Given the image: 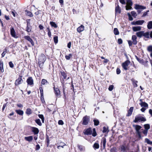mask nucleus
<instances>
[{
    "instance_id": "obj_24",
    "label": "nucleus",
    "mask_w": 152,
    "mask_h": 152,
    "mask_svg": "<svg viewBox=\"0 0 152 152\" xmlns=\"http://www.w3.org/2000/svg\"><path fill=\"white\" fill-rule=\"evenodd\" d=\"M0 69L1 72H4L3 63V61H0Z\"/></svg>"
},
{
    "instance_id": "obj_28",
    "label": "nucleus",
    "mask_w": 152,
    "mask_h": 152,
    "mask_svg": "<svg viewBox=\"0 0 152 152\" xmlns=\"http://www.w3.org/2000/svg\"><path fill=\"white\" fill-rule=\"evenodd\" d=\"M93 147L95 149H98L99 148V145L97 143H95L94 144Z\"/></svg>"
},
{
    "instance_id": "obj_48",
    "label": "nucleus",
    "mask_w": 152,
    "mask_h": 152,
    "mask_svg": "<svg viewBox=\"0 0 152 152\" xmlns=\"http://www.w3.org/2000/svg\"><path fill=\"white\" fill-rule=\"evenodd\" d=\"M9 65L10 67L12 68L14 67V64L12 62L10 61L9 62Z\"/></svg>"
},
{
    "instance_id": "obj_43",
    "label": "nucleus",
    "mask_w": 152,
    "mask_h": 152,
    "mask_svg": "<svg viewBox=\"0 0 152 152\" xmlns=\"http://www.w3.org/2000/svg\"><path fill=\"white\" fill-rule=\"evenodd\" d=\"M26 14L27 15L30 17L33 16V15L31 12L28 11H26Z\"/></svg>"
},
{
    "instance_id": "obj_57",
    "label": "nucleus",
    "mask_w": 152,
    "mask_h": 152,
    "mask_svg": "<svg viewBox=\"0 0 152 152\" xmlns=\"http://www.w3.org/2000/svg\"><path fill=\"white\" fill-rule=\"evenodd\" d=\"M116 73L117 74H119L121 73V70L119 68H117L116 69Z\"/></svg>"
},
{
    "instance_id": "obj_30",
    "label": "nucleus",
    "mask_w": 152,
    "mask_h": 152,
    "mask_svg": "<svg viewBox=\"0 0 152 152\" xmlns=\"http://www.w3.org/2000/svg\"><path fill=\"white\" fill-rule=\"evenodd\" d=\"M115 35H118L119 32L117 28H114L113 31Z\"/></svg>"
},
{
    "instance_id": "obj_37",
    "label": "nucleus",
    "mask_w": 152,
    "mask_h": 152,
    "mask_svg": "<svg viewBox=\"0 0 152 152\" xmlns=\"http://www.w3.org/2000/svg\"><path fill=\"white\" fill-rule=\"evenodd\" d=\"M48 83L47 80L45 79H43L42 80L41 84L42 85H46Z\"/></svg>"
},
{
    "instance_id": "obj_54",
    "label": "nucleus",
    "mask_w": 152,
    "mask_h": 152,
    "mask_svg": "<svg viewBox=\"0 0 152 152\" xmlns=\"http://www.w3.org/2000/svg\"><path fill=\"white\" fill-rule=\"evenodd\" d=\"M118 43L119 44H121L122 43V40L121 39H119L118 40Z\"/></svg>"
},
{
    "instance_id": "obj_26",
    "label": "nucleus",
    "mask_w": 152,
    "mask_h": 152,
    "mask_svg": "<svg viewBox=\"0 0 152 152\" xmlns=\"http://www.w3.org/2000/svg\"><path fill=\"white\" fill-rule=\"evenodd\" d=\"M31 30V27L30 26L28 25V23L27 24V26L26 28V31L28 32H30Z\"/></svg>"
},
{
    "instance_id": "obj_7",
    "label": "nucleus",
    "mask_w": 152,
    "mask_h": 152,
    "mask_svg": "<svg viewBox=\"0 0 152 152\" xmlns=\"http://www.w3.org/2000/svg\"><path fill=\"white\" fill-rule=\"evenodd\" d=\"M23 81V80L22 79V77L21 76H20L18 79L16 80L15 84V85L18 86L21 84Z\"/></svg>"
},
{
    "instance_id": "obj_15",
    "label": "nucleus",
    "mask_w": 152,
    "mask_h": 152,
    "mask_svg": "<svg viewBox=\"0 0 152 152\" xmlns=\"http://www.w3.org/2000/svg\"><path fill=\"white\" fill-rule=\"evenodd\" d=\"M135 8L137 10L145 9H146V7L138 4H136L135 5Z\"/></svg>"
},
{
    "instance_id": "obj_52",
    "label": "nucleus",
    "mask_w": 152,
    "mask_h": 152,
    "mask_svg": "<svg viewBox=\"0 0 152 152\" xmlns=\"http://www.w3.org/2000/svg\"><path fill=\"white\" fill-rule=\"evenodd\" d=\"M58 123L59 125H62L64 124V122L62 120H59Z\"/></svg>"
},
{
    "instance_id": "obj_29",
    "label": "nucleus",
    "mask_w": 152,
    "mask_h": 152,
    "mask_svg": "<svg viewBox=\"0 0 152 152\" xmlns=\"http://www.w3.org/2000/svg\"><path fill=\"white\" fill-rule=\"evenodd\" d=\"M26 113L28 115L31 114L32 113L31 110L30 108H28L27 109L26 112Z\"/></svg>"
},
{
    "instance_id": "obj_8",
    "label": "nucleus",
    "mask_w": 152,
    "mask_h": 152,
    "mask_svg": "<svg viewBox=\"0 0 152 152\" xmlns=\"http://www.w3.org/2000/svg\"><path fill=\"white\" fill-rule=\"evenodd\" d=\"M24 38L26 39L28 41L30 42L32 46L34 45V42L32 39L30 38L29 36H25L24 37Z\"/></svg>"
},
{
    "instance_id": "obj_46",
    "label": "nucleus",
    "mask_w": 152,
    "mask_h": 152,
    "mask_svg": "<svg viewBox=\"0 0 152 152\" xmlns=\"http://www.w3.org/2000/svg\"><path fill=\"white\" fill-rule=\"evenodd\" d=\"M113 85H111L109 86L108 88V89L109 91H111L113 90Z\"/></svg>"
},
{
    "instance_id": "obj_38",
    "label": "nucleus",
    "mask_w": 152,
    "mask_h": 152,
    "mask_svg": "<svg viewBox=\"0 0 152 152\" xmlns=\"http://www.w3.org/2000/svg\"><path fill=\"white\" fill-rule=\"evenodd\" d=\"M38 116L42 119V123H43L44 121V118L43 115L42 114H39L38 115Z\"/></svg>"
},
{
    "instance_id": "obj_44",
    "label": "nucleus",
    "mask_w": 152,
    "mask_h": 152,
    "mask_svg": "<svg viewBox=\"0 0 152 152\" xmlns=\"http://www.w3.org/2000/svg\"><path fill=\"white\" fill-rule=\"evenodd\" d=\"M131 13L134 17H136L137 15V13L134 11H132Z\"/></svg>"
},
{
    "instance_id": "obj_64",
    "label": "nucleus",
    "mask_w": 152,
    "mask_h": 152,
    "mask_svg": "<svg viewBox=\"0 0 152 152\" xmlns=\"http://www.w3.org/2000/svg\"><path fill=\"white\" fill-rule=\"evenodd\" d=\"M146 109L145 108H144V107H142L141 109V111L142 112H145V110Z\"/></svg>"
},
{
    "instance_id": "obj_21",
    "label": "nucleus",
    "mask_w": 152,
    "mask_h": 152,
    "mask_svg": "<svg viewBox=\"0 0 152 152\" xmlns=\"http://www.w3.org/2000/svg\"><path fill=\"white\" fill-rule=\"evenodd\" d=\"M25 139L26 140L30 142L33 139V137L32 136H30L28 137H25Z\"/></svg>"
},
{
    "instance_id": "obj_50",
    "label": "nucleus",
    "mask_w": 152,
    "mask_h": 152,
    "mask_svg": "<svg viewBox=\"0 0 152 152\" xmlns=\"http://www.w3.org/2000/svg\"><path fill=\"white\" fill-rule=\"evenodd\" d=\"M142 133L145 136H146L148 133V130H144L142 131Z\"/></svg>"
},
{
    "instance_id": "obj_17",
    "label": "nucleus",
    "mask_w": 152,
    "mask_h": 152,
    "mask_svg": "<svg viewBox=\"0 0 152 152\" xmlns=\"http://www.w3.org/2000/svg\"><path fill=\"white\" fill-rule=\"evenodd\" d=\"M66 145L65 143L63 142H61L59 144V145L57 146V148L59 149H60V147H62V148H64V147Z\"/></svg>"
},
{
    "instance_id": "obj_61",
    "label": "nucleus",
    "mask_w": 152,
    "mask_h": 152,
    "mask_svg": "<svg viewBox=\"0 0 152 152\" xmlns=\"http://www.w3.org/2000/svg\"><path fill=\"white\" fill-rule=\"evenodd\" d=\"M128 43L129 46H131L133 43L130 40L128 41Z\"/></svg>"
},
{
    "instance_id": "obj_10",
    "label": "nucleus",
    "mask_w": 152,
    "mask_h": 152,
    "mask_svg": "<svg viewBox=\"0 0 152 152\" xmlns=\"http://www.w3.org/2000/svg\"><path fill=\"white\" fill-rule=\"evenodd\" d=\"M10 33L11 36L15 38H17V37L16 35L15 32L13 28H10Z\"/></svg>"
},
{
    "instance_id": "obj_20",
    "label": "nucleus",
    "mask_w": 152,
    "mask_h": 152,
    "mask_svg": "<svg viewBox=\"0 0 152 152\" xmlns=\"http://www.w3.org/2000/svg\"><path fill=\"white\" fill-rule=\"evenodd\" d=\"M136 34L137 36L140 38L142 37L144 34V31H140L138 32H137L136 33Z\"/></svg>"
},
{
    "instance_id": "obj_1",
    "label": "nucleus",
    "mask_w": 152,
    "mask_h": 152,
    "mask_svg": "<svg viewBox=\"0 0 152 152\" xmlns=\"http://www.w3.org/2000/svg\"><path fill=\"white\" fill-rule=\"evenodd\" d=\"M46 59V57L43 54L40 55L38 58V62L40 68L42 67Z\"/></svg>"
},
{
    "instance_id": "obj_11",
    "label": "nucleus",
    "mask_w": 152,
    "mask_h": 152,
    "mask_svg": "<svg viewBox=\"0 0 152 152\" xmlns=\"http://www.w3.org/2000/svg\"><path fill=\"white\" fill-rule=\"evenodd\" d=\"M28 85H32L33 84V80L31 77H29L27 80Z\"/></svg>"
},
{
    "instance_id": "obj_40",
    "label": "nucleus",
    "mask_w": 152,
    "mask_h": 152,
    "mask_svg": "<svg viewBox=\"0 0 152 152\" xmlns=\"http://www.w3.org/2000/svg\"><path fill=\"white\" fill-rule=\"evenodd\" d=\"M145 130H148L150 129V125L149 124H145L144 125Z\"/></svg>"
},
{
    "instance_id": "obj_45",
    "label": "nucleus",
    "mask_w": 152,
    "mask_h": 152,
    "mask_svg": "<svg viewBox=\"0 0 152 152\" xmlns=\"http://www.w3.org/2000/svg\"><path fill=\"white\" fill-rule=\"evenodd\" d=\"M127 15L129 17V19L130 20H133V18L132 16H131L130 14L128 13H127Z\"/></svg>"
},
{
    "instance_id": "obj_53",
    "label": "nucleus",
    "mask_w": 152,
    "mask_h": 152,
    "mask_svg": "<svg viewBox=\"0 0 152 152\" xmlns=\"http://www.w3.org/2000/svg\"><path fill=\"white\" fill-rule=\"evenodd\" d=\"M148 50L149 51L152 52V46H149L148 48Z\"/></svg>"
},
{
    "instance_id": "obj_34",
    "label": "nucleus",
    "mask_w": 152,
    "mask_h": 152,
    "mask_svg": "<svg viewBox=\"0 0 152 152\" xmlns=\"http://www.w3.org/2000/svg\"><path fill=\"white\" fill-rule=\"evenodd\" d=\"M145 142L148 144L152 145V141H151L149 139L146 138L145 139Z\"/></svg>"
},
{
    "instance_id": "obj_13",
    "label": "nucleus",
    "mask_w": 152,
    "mask_h": 152,
    "mask_svg": "<svg viewBox=\"0 0 152 152\" xmlns=\"http://www.w3.org/2000/svg\"><path fill=\"white\" fill-rule=\"evenodd\" d=\"M31 130L34 134H37L39 132L38 129L36 127H32L31 128Z\"/></svg>"
},
{
    "instance_id": "obj_27",
    "label": "nucleus",
    "mask_w": 152,
    "mask_h": 152,
    "mask_svg": "<svg viewBox=\"0 0 152 152\" xmlns=\"http://www.w3.org/2000/svg\"><path fill=\"white\" fill-rule=\"evenodd\" d=\"M50 24L52 27H54L55 28H56L57 27V26L54 22L51 21Z\"/></svg>"
},
{
    "instance_id": "obj_32",
    "label": "nucleus",
    "mask_w": 152,
    "mask_h": 152,
    "mask_svg": "<svg viewBox=\"0 0 152 152\" xmlns=\"http://www.w3.org/2000/svg\"><path fill=\"white\" fill-rule=\"evenodd\" d=\"M72 54H70L68 55H66L65 56L66 59L67 60H69L72 57Z\"/></svg>"
},
{
    "instance_id": "obj_3",
    "label": "nucleus",
    "mask_w": 152,
    "mask_h": 152,
    "mask_svg": "<svg viewBox=\"0 0 152 152\" xmlns=\"http://www.w3.org/2000/svg\"><path fill=\"white\" fill-rule=\"evenodd\" d=\"M133 126L135 129L136 133L138 135L139 138H141V136L140 130L141 128L142 127L138 125H133Z\"/></svg>"
},
{
    "instance_id": "obj_55",
    "label": "nucleus",
    "mask_w": 152,
    "mask_h": 152,
    "mask_svg": "<svg viewBox=\"0 0 152 152\" xmlns=\"http://www.w3.org/2000/svg\"><path fill=\"white\" fill-rule=\"evenodd\" d=\"M120 2L122 4H126V2L125 1V0H119Z\"/></svg>"
},
{
    "instance_id": "obj_47",
    "label": "nucleus",
    "mask_w": 152,
    "mask_h": 152,
    "mask_svg": "<svg viewBox=\"0 0 152 152\" xmlns=\"http://www.w3.org/2000/svg\"><path fill=\"white\" fill-rule=\"evenodd\" d=\"M108 131V128L106 127H103V132H107Z\"/></svg>"
},
{
    "instance_id": "obj_22",
    "label": "nucleus",
    "mask_w": 152,
    "mask_h": 152,
    "mask_svg": "<svg viewBox=\"0 0 152 152\" xmlns=\"http://www.w3.org/2000/svg\"><path fill=\"white\" fill-rule=\"evenodd\" d=\"M140 104L141 107H145L148 108V104L145 102H142V103H140Z\"/></svg>"
},
{
    "instance_id": "obj_36",
    "label": "nucleus",
    "mask_w": 152,
    "mask_h": 152,
    "mask_svg": "<svg viewBox=\"0 0 152 152\" xmlns=\"http://www.w3.org/2000/svg\"><path fill=\"white\" fill-rule=\"evenodd\" d=\"M35 122L37 124L40 126H41L42 125L40 120L39 119H37L35 120Z\"/></svg>"
},
{
    "instance_id": "obj_23",
    "label": "nucleus",
    "mask_w": 152,
    "mask_h": 152,
    "mask_svg": "<svg viewBox=\"0 0 152 152\" xmlns=\"http://www.w3.org/2000/svg\"><path fill=\"white\" fill-rule=\"evenodd\" d=\"M121 9L118 5L115 8V11L116 13H120L121 12Z\"/></svg>"
},
{
    "instance_id": "obj_62",
    "label": "nucleus",
    "mask_w": 152,
    "mask_h": 152,
    "mask_svg": "<svg viewBox=\"0 0 152 152\" xmlns=\"http://www.w3.org/2000/svg\"><path fill=\"white\" fill-rule=\"evenodd\" d=\"M6 51H4L3 52V53L1 54V56L2 57H3L5 55L6 53Z\"/></svg>"
},
{
    "instance_id": "obj_41",
    "label": "nucleus",
    "mask_w": 152,
    "mask_h": 152,
    "mask_svg": "<svg viewBox=\"0 0 152 152\" xmlns=\"http://www.w3.org/2000/svg\"><path fill=\"white\" fill-rule=\"evenodd\" d=\"M53 39L54 43L56 44H57L58 42V37L57 36L54 37Z\"/></svg>"
},
{
    "instance_id": "obj_25",
    "label": "nucleus",
    "mask_w": 152,
    "mask_h": 152,
    "mask_svg": "<svg viewBox=\"0 0 152 152\" xmlns=\"http://www.w3.org/2000/svg\"><path fill=\"white\" fill-rule=\"evenodd\" d=\"M16 112L20 115H23V112L21 110H16Z\"/></svg>"
},
{
    "instance_id": "obj_51",
    "label": "nucleus",
    "mask_w": 152,
    "mask_h": 152,
    "mask_svg": "<svg viewBox=\"0 0 152 152\" xmlns=\"http://www.w3.org/2000/svg\"><path fill=\"white\" fill-rule=\"evenodd\" d=\"M78 148H79V149H80V151H83L84 149V147H83L82 146H79Z\"/></svg>"
},
{
    "instance_id": "obj_14",
    "label": "nucleus",
    "mask_w": 152,
    "mask_h": 152,
    "mask_svg": "<svg viewBox=\"0 0 152 152\" xmlns=\"http://www.w3.org/2000/svg\"><path fill=\"white\" fill-rule=\"evenodd\" d=\"M92 130L91 128H89L85 130L84 134L86 135H90L91 134Z\"/></svg>"
},
{
    "instance_id": "obj_6",
    "label": "nucleus",
    "mask_w": 152,
    "mask_h": 152,
    "mask_svg": "<svg viewBox=\"0 0 152 152\" xmlns=\"http://www.w3.org/2000/svg\"><path fill=\"white\" fill-rule=\"evenodd\" d=\"M130 64V61L128 60H127L122 63V66L124 69L127 70L128 69V66Z\"/></svg>"
},
{
    "instance_id": "obj_31",
    "label": "nucleus",
    "mask_w": 152,
    "mask_h": 152,
    "mask_svg": "<svg viewBox=\"0 0 152 152\" xmlns=\"http://www.w3.org/2000/svg\"><path fill=\"white\" fill-rule=\"evenodd\" d=\"M147 27L149 29H151L152 28V21H151L149 22Z\"/></svg>"
},
{
    "instance_id": "obj_5",
    "label": "nucleus",
    "mask_w": 152,
    "mask_h": 152,
    "mask_svg": "<svg viewBox=\"0 0 152 152\" xmlns=\"http://www.w3.org/2000/svg\"><path fill=\"white\" fill-rule=\"evenodd\" d=\"M82 124L84 125H87L89 121V116L86 115L83 118Z\"/></svg>"
},
{
    "instance_id": "obj_19",
    "label": "nucleus",
    "mask_w": 152,
    "mask_h": 152,
    "mask_svg": "<svg viewBox=\"0 0 152 152\" xmlns=\"http://www.w3.org/2000/svg\"><path fill=\"white\" fill-rule=\"evenodd\" d=\"M106 139L105 138L103 137L102 139L101 144L102 145L104 148L105 147L106 143Z\"/></svg>"
},
{
    "instance_id": "obj_12",
    "label": "nucleus",
    "mask_w": 152,
    "mask_h": 152,
    "mask_svg": "<svg viewBox=\"0 0 152 152\" xmlns=\"http://www.w3.org/2000/svg\"><path fill=\"white\" fill-rule=\"evenodd\" d=\"M137 37L135 35H133L132 36V39L133 44L134 45H136L137 43Z\"/></svg>"
},
{
    "instance_id": "obj_16",
    "label": "nucleus",
    "mask_w": 152,
    "mask_h": 152,
    "mask_svg": "<svg viewBox=\"0 0 152 152\" xmlns=\"http://www.w3.org/2000/svg\"><path fill=\"white\" fill-rule=\"evenodd\" d=\"M84 27L83 25H81L77 28L78 32L80 33L84 30Z\"/></svg>"
},
{
    "instance_id": "obj_35",
    "label": "nucleus",
    "mask_w": 152,
    "mask_h": 152,
    "mask_svg": "<svg viewBox=\"0 0 152 152\" xmlns=\"http://www.w3.org/2000/svg\"><path fill=\"white\" fill-rule=\"evenodd\" d=\"M55 91L56 94L58 96H59L60 94V91L57 88H56L55 90Z\"/></svg>"
},
{
    "instance_id": "obj_4",
    "label": "nucleus",
    "mask_w": 152,
    "mask_h": 152,
    "mask_svg": "<svg viewBox=\"0 0 152 152\" xmlns=\"http://www.w3.org/2000/svg\"><path fill=\"white\" fill-rule=\"evenodd\" d=\"M126 10H131L132 8V2L131 0H126Z\"/></svg>"
},
{
    "instance_id": "obj_18",
    "label": "nucleus",
    "mask_w": 152,
    "mask_h": 152,
    "mask_svg": "<svg viewBox=\"0 0 152 152\" xmlns=\"http://www.w3.org/2000/svg\"><path fill=\"white\" fill-rule=\"evenodd\" d=\"M132 29L134 31H139L141 29V27L140 26L133 27H132Z\"/></svg>"
},
{
    "instance_id": "obj_58",
    "label": "nucleus",
    "mask_w": 152,
    "mask_h": 152,
    "mask_svg": "<svg viewBox=\"0 0 152 152\" xmlns=\"http://www.w3.org/2000/svg\"><path fill=\"white\" fill-rule=\"evenodd\" d=\"M48 35L49 37H51V33L50 31H49L48 32Z\"/></svg>"
},
{
    "instance_id": "obj_63",
    "label": "nucleus",
    "mask_w": 152,
    "mask_h": 152,
    "mask_svg": "<svg viewBox=\"0 0 152 152\" xmlns=\"http://www.w3.org/2000/svg\"><path fill=\"white\" fill-rule=\"evenodd\" d=\"M132 112L130 111H128V114H127V116H129L131 115V114H132Z\"/></svg>"
},
{
    "instance_id": "obj_59",
    "label": "nucleus",
    "mask_w": 152,
    "mask_h": 152,
    "mask_svg": "<svg viewBox=\"0 0 152 152\" xmlns=\"http://www.w3.org/2000/svg\"><path fill=\"white\" fill-rule=\"evenodd\" d=\"M40 148V147L39 146V145H36V150H39Z\"/></svg>"
},
{
    "instance_id": "obj_39",
    "label": "nucleus",
    "mask_w": 152,
    "mask_h": 152,
    "mask_svg": "<svg viewBox=\"0 0 152 152\" xmlns=\"http://www.w3.org/2000/svg\"><path fill=\"white\" fill-rule=\"evenodd\" d=\"M143 36L146 38H149V32H146L145 33L144 32Z\"/></svg>"
},
{
    "instance_id": "obj_2",
    "label": "nucleus",
    "mask_w": 152,
    "mask_h": 152,
    "mask_svg": "<svg viewBox=\"0 0 152 152\" xmlns=\"http://www.w3.org/2000/svg\"><path fill=\"white\" fill-rule=\"evenodd\" d=\"M146 121V119L144 117L140 115L136 116L134 121L135 123H137L140 122H144Z\"/></svg>"
},
{
    "instance_id": "obj_42",
    "label": "nucleus",
    "mask_w": 152,
    "mask_h": 152,
    "mask_svg": "<svg viewBox=\"0 0 152 152\" xmlns=\"http://www.w3.org/2000/svg\"><path fill=\"white\" fill-rule=\"evenodd\" d=\"M94 124L95 126H97L99 123V121L97 120L94 119Z\"/></svg>"
},
{
    "instance_id": "obj_56",
    "label": "nucleus",
    "mask_w": 152,
    "mask_h": 152,
    "mask_svg": "<svg viewBox=\"0 0 152 152\" xmlns=\"http://www.w3.org/2000/svg\"><path fill=\"white\" fill-rule=\"evenodd\" d=\"M125 148L124 146H122L121 147V151H125Z\"/></svg>"
},
{
    "instance_id": "obj_49",
    "label": "nucleus",
    "mask_w": 152,
    "mask_h": 152,
    "mask_svg": "<svg viewBox=\"0 0 152 152\" xmlns=\"http://www.w3.org/2000/svg\"><path fill=\"white\" fill-rule=\"evenodd\" d=\"M62 76L64 77V79H65L66 78V74L64 72H62L61 73Z\"/></svg>"
},
{
    "instance_id": "obj_60",
    "label": "nucleus",
    "mask_w": 152,
    "mask_h": 152,
    "mask_svg": "<svg viewBox=\"0 0 152 152\" xmlns=\"http://www.w3.org/2000/svg\"><path fill=\"white\" fill-rule=\"evenodd\" d=\"M149 12V10L147 11V12H145L143 14L142 16L145 17L146 16L148 13V12Z\"/></svg>"
},
{
    "instance_id": "obj_33",
    "label": "nucleus",
    "mask_w": 152,
    "mask_h": 152,
    "mask_svg": "<svg viewBox=\"0 0 152 152\" xmlns=\"http://www.w3.org/2000/svg\"><path fill=\"white\" fill-rule=\"evenodd\" d=\"M39 89L40 92L41 97L42 98H42L43 99V92L42 88L41 87H40L39 88Z\"/></svg>"
},
{
    "instance_id": "obj_9",
    "label": "nucleus",
    "mask_w": 152,
    "mask_h": 152,
    "mask_svg": "<svg viewBox=\"0 0 152 152\" xmlns=\"http://www.w3.org/2000/svg\"><path fill=\"white\" fill-rule=\"evenodd\" d=\"M144 22V20H139L136 21H133L132 24L134 25H142Z\"/></svg>"
}]
</instances>
